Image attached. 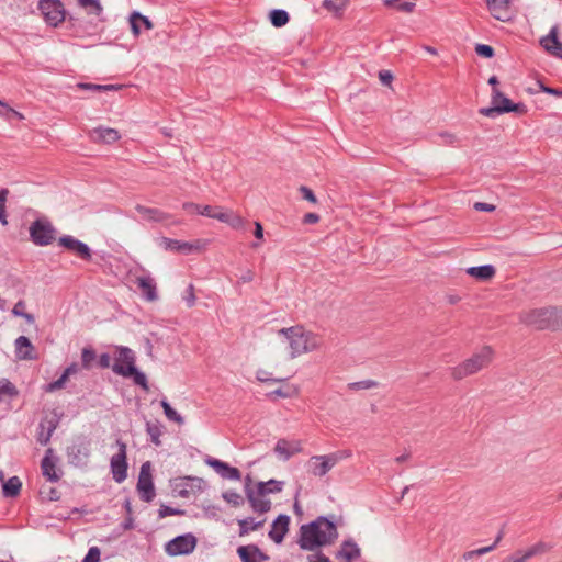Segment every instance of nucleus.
Listing matches in <instances>:
<instances>
[{"label": "nucleus", "mask_w": 562, "mask_h": 562, "mask_svg": "<svg viewBox=\"0 0 562 562\" xmlns=\"http://www.w3.org/2000/svg\"><path fill=\"white\" fill-rule=\"evenodd\" d=\"M300 531V546L305 550H314L318 547L329 544L338 536L336 526L323 517L308 525H303Z\"/></svg>", "instance_id": "f03ea898"}, {"label": "nucleus", "mask_w": 562, "mask_h": 562, "mask_svg": "<svg viewBox=\"0 0 562 562\" xmlns=\"http://www.w3.org/2000/svg\"><path fill=\"white\" fill-rule=\"evenodd\" d=\"M30 235L34 244L46 246L55 239V228L49 222L37 220L31 225Z\"/></svg>", "instance_id": "1a4fd4ad"}, {"label": "nucleus", "mask_w": 562, "mask_h": 562, "mask_svg": "<svg viewBox=\"0 0 562 562\" xmlns=\"http://www.w3.org/2000/svg\"><path fill=\"white\" fill-rule=\"evenodd\" d=\"M198 540L192 533L178 536L165 544V552L168 555H184L194 551Z\"/></svg>", "instance_id": "6e6552de"}, {"label": "nucleus", "mask_w": 562, "mask_h": 562, "mask_svg": "<svg viewBox=\"0 0 562 562\" xmlns=\"http://www.w3.org/2000/svg\"><path fill=\"white\" fill-rule=\"evenodd\" d=\"M530 560L525 550H518L513 555L508 557L505 562H527Z\"/></svg>", "instance_id": "052dcab7"}, {"label": "nucleus", "mask_w": 562, "mask_h": 562, "mask_svg": "<svg viewBox=\"0 0 562 562\" xmlns=\"http://www.w3.org/2000/svg\"><path fill=\"white\" fill-rule=\"evenodd\" d=\"M77 87L82 90H89L92 92H106V91H117L122 89V86L114 85H93V83H78Z\"/></svg>", "instance_id": "4c0bfd02"}, {"label": "nucleus", "mask_w": 562, "mask_h": 562, "mask_svg": "<svg viewBox=\"0 0 562 562\" xmlns=\"http://www.w3.org/2000/svg\"><path fill=\"white\" fill-rule=\"evenodd\" d=\"M487 7L493 16L497 20H505L508 10L509 0H486Z\"/></svg>", "instance_id": "7c9ffc66"}, {"label": "nucleus", "mask_w": 562, "mask_h": 562, "mask_svg": "<svg viewBox=\"0 0 562 562\" xmlns=\"http://www.w3.org/2000/svg\"><path fill=\"white\" fill-rule=\"evenodd\" d=\"M9 195L8 189L0 190V223L2 225L8 224L7 214H5V202Z\"/></svg>", "instance_id": "8fccbe9b"}, {"label": "nucleus", "mask_w": 562, "mask_h": 562, "mask_svg": "<svg viewBox=\"0 0 562 562\" xmlns=\"http://www.w3.org/2000/svg\"><path fill=\"white\" fill-rule=\"evenodd\" d=\"M241 562H260L262 554L256 546H241L237 549Z\"/></svg>", "instance_id": "c85d7f7f"}, {"label": "nucleus", "mask_w": 562, "mask_h": 562, "mask_svg": "<svg viewBox=\"0 0 562 562\" xmlns=\"http://www.w3.org/2000/svg\"><path fill=\"white\" fill-rule=\"evenodd\" d=\"M182 209L189 214H200L209 217L211 205H202L194 202H184Z\"/></svg>", "instance_id": "e433bc0d"}, {"label": "nucleus", "mask_w": 562, "mask_h": 562, "mask_svg": "<svg viewBox=\"0 0 562 562\" xmlns=\"http://www.w3.org/2000/svg\"><path fill=\"white\" fill-rule=\"evenodd\" d=\"M113 360L114 363L112 364V370L117 375L130 378L134 372L136 357L132 349L123 346H115Z\"/></svg>", "instance_id": "423d86ee"}, {"label": "nucleus", "mask_w": 562, "mask_h": 562, "mask_svg": "<svg viewBox=\"0 0 562 562\" xmlns=\"http://www.w3.org/2000/svg\"><path fill=\"white\" fill-rule=\"evenodd\" d=\"M348 4V0H324L323 8L328 12L340 15Z\"/></svg>", "instance_id": "c9c22d12"}, {"label": "nucleus", "mask_w": 562, "mask_h": 562, "mask_svg": "<svg viewBox=\"0 0 562 562\" xmlns=\"http://www.w3.org/2000/svg\"><path fill=\"white\" fill-rule=\"evenodd\" d=\"M137 491L144 502L148 503L155 497V487L151 477V464L149 461H146L140 467Z\"/></svg>", "instance_id": "9b49d317"}, {"label": "nucleus", "mask_w": 562, "mask_h": 562, "mask_svg": "<svg viewBox=\"0 0 562 562\" xmlns=\"http://www.w3.org/2000/svg\"><path fill=\"white\" fill-rule=\"evenodd\" d=\"M89 137L94 143L112 144L120 139V133L110 127H94L89 132Z\"/></svg>", "instance_id": "6ab92c4d"}, {"label": "nucleus", "mask_w": 562, "mask_h": 562, "mask_svg": "<svg viewBox=\"0 0 562 562\" xmlns=\"http://www.w3.org/2000/svg\"><path fill=\"white\" fill-rule=\"evenodd\" d=\"M385 7H395L398 11L411 13L414 11L416 4L402 0H383Z\"/></svg>", "instance_id": "a18cd8bd"}, {"label": "nucleus", "mask_w": 562, "mask_h": 562, "mask_svg": "<svg viewBox=\"0 0 562 562\" xmlns=\"http://www.w3.org/2000/svg\"><path fill=\"white\" fill-rule=\"evenodd\" d=\"M130 24L134 36H138L140 34L139 24H143L146 30H151L154 26L151 21L147 16L142 15L139 12H133L130 15Z\"/></svg>", "instance_id": "c756f323"}, {"label": "nucleus", "mask_w": 562, "mask_h": 562, "mask_svg": "<svg viewBox=\"0 0 562 562\" xmlns=\"http://www.w3.org/2000/svg\"><path fill=\"white\" fill-rule=\"evenodd\" d=\"M491 105H522L520 102L514 103L503 93H501L496 88H493L492 101Z\"/></svg>", "instance_id": "49530a36"}, {"label": "nucleus", "mask_w": 562, "mask_h": 562, "mask_svg": "<svg viewBox=\"0 0 562 562\" xmlns=\"http://www.w3.org/2000/svg\"><path fill=\"white\" fill-rule=\"evenodd\" d=\"M553 546L550 542L539 540L528 549L525 550L528 558L531 559L533 557L543 555L552 550Z\"/></svg>", "instance_id": "473e14b6"}, {"label": "nucleus", "mask_w": 562, "mask_h": 562, "mask_svg": "<svg viewBox=\"0 0 562 562\" xmlns=\"http://www.w3.org/2000/svg\"><path fill=\"white\" fill-rule=\"evenodd\" d=\"M78 4L85 9L91 8L90 13L95 14L98 16L101 15L103 11V8L100 4L99 0H78Z\"/></svg>", "instance_id": "09e8293b"}, {"label": "nucleus", "mask_w": 562, "mask_h": 562, "mask_svg": "<svg viewBox=\"0 0 562 562\" xmlns=\"http://www.w3.org/2000/svg\"><path fill=\"white\" fill-rule=\"evenodd\" d=\"M269 18L271 24L276 27L284 26L290 20L289 13L281 9H273L270 11Z\"/></svg>", "instance_id": "f704fd0d"}, {"label": "nucleus", "mask_w": 562, "mask_h": 562, "mask_svg": "<svg viewBox=\"0 0 562 562\" xmlns=\"http://www.w3.org/2000/svg\"><path fill=\"white\" fill-rule=\"evenodd\" d=\"M135 210L144 220L151 222L167 223L171 218L169 213L159 209L147 207L138 204L135 206Z\"/></svg>", "instance_id": "5701e85b"}, {"label": "nucleus", "mask_w": 562, "mask_h": 562, "mask_svg": "<svg viewBox=\"0 0 562 562\" xmlns=\"http://www.w3.org/2000/svg\"><path fill=\"white\" fill-rule=\"evenodd\" d=\"M265 519L260 520V521H255L254 518H245V519H239L238 520V525H239V537H245L247 536L250 531H256L258 530L259 528H261L265 524Z\"/></svg>", "instance_id": "2f4dec72"}, {"label": "nucleus", "mask_w": 562, "mask_h": 562, "mask_svg": "<svg viewBox=\"0 0 562 562\" xmlns=\"http://www.w3.org/2000/svg\"><path fill=\"white\" fill-rule=\"evenodd\" d=\"M52 453L53 450L48 449L46 456L42 460L41 468L43 475L49 481L55 482L59 480V474L57 473L56 464L53 461Z\"/></svg>", "instance_id": "a878e982"}, {"label": "nucleus", "mask_w": 562, "mask_h": 562, "mask_svg": "<svg viewBox=\"0 0 562 562\" xmlns=\"http://www.w3.org/2000/svg\"><path fill=\"white\" fill-rule=\"evenodd\" d=\"M299 190H300L303 199H305L306 201H308L313 204L317 203V198L315 196V194L313 193V191L310 188L302 186V187H300Z\"/></svg>", "instance_id": "680f3d73"}, {"label": "nucleus", "mask_w": 562, "mask_h": 562, "mask_svg": "<svg viewBox=\"0 0 562 562\" xmlns=\"http://www.w3.org/2000/svg\"><path fill=\"white\" fill-rule=\"evenodd\" d=\"M183 300L186 301L188 307L194 306V304L196 302V296H195L194 285L193 284H190L187 288V290H186V292L183 294Z\"/></svg>", "instance_id": "6e6d98bb"}, {"label": "nucleus", "mask_w": 562, "mask_h": 562, "mask_svg": "<svg viewBox=\"0 0 562 562\" xmlns=\"http://www.w3.org/2000/svg\"><path fill=\"white\" fill-rule=\"evenodd\" d=\"M562 310L554 307H540L522 312L519 316L521 323L536 329L562 327Z\"/></svg>", "instance_id": "20e7f679"}, {"label": "nucleus", "mask_w": 562, "mask_h": 562, "mask_svg": "<svg viewBox=\"0 0 562 562\" xmlns=\"http://www.w3.org/2000/svg\"><path fill=\"white\" fill-rule=\"evenodd\" d=\"M475 53L479 56H482L485 58H492L494 56V48L486 44H477L475 46Z\"/></svg>", "instance_id": "5fc2aeb1"}, {"label": "nucleus", "mask_w": 562, "mask_h": 562, "mask_svg": "<svg viewBox=\"0 0 562 562\" xmlns=\"http://www.w3.org/2000/svg\"><path fill=\"white\" fill-rule=\"evenodd\" d=\"M284 481L279 480H269L267 482H259L256 485V488L260 491L261 495L269 496L270 494H279L284 488Z\"/></svg>", "instance_id": "cd10ccee"}, {"label": "nucleus", "mask_w": 562, "mask_h": 562, "mask_svg": "<svg viewBox=\"0 0 562 562\" xmlns=\"http://www.w3.org/2000/svg\"><path fill=\"white\" fill-rule=\"evenodd\" d=\"M340 460L337 453L313 456L308 460L310 472L314 476H324L327 474Z\"/></svg>", "instance_id": "f8f14e48"}, {"label": "nucleus", "mask_w": 562, "mask_h": 562, "mask_svg": "<svg viewBox=\"0 0 562 562\" xmlns=\"http://www.w3.org/2000/svg\"><path fill=\"white\" fill-rule=\"evenodd\" d=\"M393 78V74L390 70L379 71V79L383 86H391Z\"/></svg>", "instance_id": "338daca9"}, {"label": "nucleus", "mask_w": 562, "mask_h": 562, "mask_svg": "<svg viewBox=\"0 0 562 562\" xmlns=\"http://www.w3.org/2000/svg\"><path fill=\"white\" fill-rule=\"evenodd\" d=\"M160 404L168 420L178 425L183 424V417L176 409H173L167 401L162 400Z\"/></svg>", "instance_id": "79ce46f5"}, {"label": "nucleus", "mask_w": 562, "mask_h": 562, "mask_svg": "<svg viewBox=\"0 0 562 562\" xmlns=\"http://www.w3.org/2000/svg\"><path fill=\"white\" fill-rule=\"evenodd\" d=\"M41 427L42 431L38 434L37 440L41 445H46L50 439L54 427L49 426L46 432L44 431V425H41Z\"/></svg>", "instance_id": "e2e57ef3"}, {"label": "nucleus", "mask_w": 562, "mask_h": 562, "mask_svg": "<svg viewBox=\"0 0 562 562\" xmlns=\"http://www.w3.org/2000/svg\"><path fill=\"white\" fill-rule=\"evenodd\" d=\"M4 116L10 122L20 121L24 119V116L20 112L15 111L14 108H8L4 113Z\"/></svg>", "instance_id": "69168bd1"}, {"label": "nucleus", "mask_w": 562, "mask_h": 562, "mask_svg": "<svg viewBox=\"0 0 562 562\" xmlns=\"http://www.w3.org/2000/svg\"><path fill=\"white\" fill-rule=\"evenodd\" d=\"M119 451L111 458V472L117 483H122L127 476L126 445L117 440Z\"/></svg>", "instance_id": "ddd939ff"}, {"label": "nucleus", "mask_w": 562, "mask_h": 562, "mask_svg": "<svg viewBox=\"0 0 562 562\" xmlns=\"http://www.w3.org/2000/svg\"><path fill=\"white\" fill-rule=\"evenodd\" d=\"M546 92L548 94H551V95H555V97H562V88H549V87H546L542 82L540 81H537L536 82V87L532 88V87H529L527 88V92L532 94V93H537V92Z\"/></svg>", "instance_id": "c03bdc74"}, {"label": "nucleus", "mask_w": 562, "mask_h": 562, "mask_svg": "<svg viewBox=\"0 0 562 562\" xmlns=\"http://www.w3.org/2000/svg\"><path fill=\"white\" fill-rule=\"evenodd\" d=\"M58 244L66 249L72 251L81 259H90L91 251L90 248L83 244L82 241L76 239L72 236H63L59 238Z\"/></svg>", "instance_id": "f3484780"}, {"label": "nucleus", "mask_w": 562, "mask_h": 562, "mask_svg": "<svg viewBox=\"0 0 562 562\" xmlns=\"http://www.w3.org/2000/svg\"><path fill=\"white\" fill-rule=\"evenodd\" d=\"M501 539H502V535H498V537L496 538L495 542L492 546L480 548V549H477L475 551H471V552L468 553V555L471 557L473 554H479V555L485 554V553L494 550V548L497 546V543L501 541Z\"/></svg>", "instance_id": "0e129e2a"}, {"label": "nucleus", "mask_w": 562, "mask_h": 562, "mask_svg": "<svg viewBox=\"0 0 562 562\" xmlns=\"http://www.w3.org/2000/svg\"><path fill=\"white\" fill-rule=\"evenodd\" d=\"M15 355L20 360H34L37 358L35 348L31 340L25 336H20L15 339Z\"/></svg>", "instance_id": "412c9836"}, {"label": "nucleus", "mask_w": 562, "mask_h": 562, "mask_svg": "<svg viewBox=\"0 0 562 562\" xmlns=\"http://www.w3.org/2000/svg\"><path fill=\"white\" fill-rule=\"evenodd\" d=\"M540 44L552 56L562 58V43L558 38L557 26H553L549 34L541 38Z\"/></svg>", "instance_id": "aec40b11"}, {"label": "nucleus", "mask_w": 562, "mask_h": 562, "mask_svg": "<svg viewBox=\"0 0 562 562\" xmlns=\"http://www.w3.org/2000/svg\"><path fill=\"white\" fill-rule=\"evenodd\" d=\"M467 273L481 281H488L494 278L496 269L492 265H485L480 267H470L467 269Z\"/></svg>", "instance_id": "bb28decb"}, {"label": "nucleus", "mask_w": 562, "mask_h": 562, "mask_svg": "<svg viewBox=\"0 0 562 562\" xmlns=\"http://www.w3.org/2000/svg\"><path fill=\"white\" fill-rule=\"evenodd\" d=\"M38 8L45 21L52 26H57L65 20L64 5L59 0H41Z\"/></svg>", "instance_id": "9d476101"}, {"label": "nucleus", "mask_w": 562, "mask_h": 562, "mask_svg": "<svg viewBox=\"0 0 562 562\" xmlns=\"http://www.w3.org/2000/svg\"><path fill=\"white\" fill-rule=\"evenodd\" d=\"M494 357V350L484 346L476 353L465 359L456 367L450 368V375L454 381L463 380L488 367Z\"/></svg>", "instance_id": "7ed1b4c3"}, {"label": "nucleus", "mask_w": 562, "mask_h": 562, "mask_svg": "<svg viewBox=\"0 0 562 562\" xmlns=\"http://www.w3.org/2000/svg\"><path fill=\"white\" fill-rule=\"evenodd\" d=\"M26 304L24 301L20 300L16 302L12 308V314L16 317H23L27 324H33L35 318L32 314L25 312Z\"/></svg>", "instance_id": "37998d69"}, {"label": "nucleus", "mask_w": 562, "mask_h": 562, "mask_svg": "<svg viewBox=\"0 0 562 562\" xmlns=\"http://www.w3.org/2000/svg\"><path fill=\"white\" fill-rule=\"evenodd\" d=\"M297 394L299 387L293 384H283L271 392V395L284 398L294 397L297 396Z\"/></svg>", "instance_id": "a19ab883"}, {"label": "nucleus", "mask_w": 562, "mask_h": 562, "mask_svg": "<svg viewBox=\"0 0 562 562\" xmlns=\"http://www.w3.org/2000/svg\"><path fill=\"white\" fill-rule=\"evenodd\" d=\"M512 111L519 114L525 113L522 108H481L480 114L490 119H496L497 116Z\"/></svg>", "instance_id": "72a5a7b5"}, {"label": "nucleus", "mask_w": 562, "mask_h": 562, "mask_svg": "<svg viewBox=\"0 0 562 562\" xmlns=\"http://www.w3.org/2000/svg\"><path fill=\"white\" fill-rule=\"evenodd\" d=\"M273 451L278 458L289 460L302 451V443L299 440L280 439L277 441Z\"/></svg>", "instance_id": "2eb2a0df"}, {"label": "nucleus", "mask_w": 562, "mask_h": 562, "mask_svg": "<svg viewBox=\"0 0 562 562\" xmlns=\"http://www.w3.org/2000/svg\"><path fill=\"white\" fill-rule=\"evenodd\" d=\"M223 498H224L227 503L232 504L233 506H239V505H241V503H243V497H241V495H240L239 493H237V492H233V491L225 492V493L223 494Z\"/></svg>", "instance_id": "3c124183"}, {"label": "nucleus", "mask_w": 562, "mask_h": 562, "mask_svg": "<svg viewBox=\"0 0 562 562\" xmlns=\"http://www.w3.org/2000/svg\"><path fill=\"white\" fill-rule=\"evenodd\" d=\"M67 381H68V378L63 373L58 380H56L53 383H49L46 386V392H54V391L63 389Z\"/></svg>", "instance_id": "bf43d9fd"}, {"label": "nucleus", "mask_w": 562, "mask_h": 562, "mask_svg": "<svg viewBox=\"0 0 562 562\" xmlns=\"http://www.w3.org/2000/svg\"><path fill=\"white\" fill-rule=\"evenodd\" d=\"M290 517L286 515H279L278 518L273 521L271 526V530L269 531V537L276 542L281 543L284 539V536L289 531Z\"/></svg>", "instance_id": "4be33fe9"}, {"label": "nucleus", "mask_w": 562, "mask_h": 562, "mask_svg": "<svg viewBox=\"0 0 562 562\" xmlns=\"http://www.w3.org/2000/svg\"><path fill=\"white\" fill-rule=\"evenodd\" d=\"M99 366L104 369L110 368L111 367V356L109 353H102L99 357Z\"/></svg>", "instance_id": "774afa93"}, {"label": "nucleus", "mask_w": 562, "mask_h": 562, "mask_svg": "<svg viewBox=\"0 0 562 562\" xmlns=\"http://www.w3.org/2000/svg\"><path fill=\"white\" fill-rule=\"evenodd\" d=\"M101 551L98 547H91L83 559V562H100Z\"/></svg>", "instance_id": "13d9d810"}, {"label": "nucleus", "mask_w": 562, "mask_h": 562, "mask_svg": "<svg viewBox=\"0 0 562 562\" xmlns=\"http://www.w3.org/2000/svg\"><path fill=\"white\" fill-rule=\"evenodd\" d=\"M209 217L217 220L222 223H226L231 225L233 228H240L245 223L241 216L235 214L232 210L225 209L223 206H211Z\"/></svg>", "instance_id": "4468645a"}, {"label": "nucleus", "mask_w": 562, "mask_h": 562, "mask_svg": "<svg viewBox=\"0 0 562 562\" xmlns=\"http://www.w3.org/2000/svg\"><path fill=\"white\" fill-rule=\"evenodd\" d=\"M205 487L206 482L203 479L196 476L177 477L172 481L173 492L183 498L194 496L203 492Z\"/></svg>", "instance_id": "0eeeda50"}, {"label": "nucleus", "mask_w": 562, "mask_h": 562, "mask_svg": "<svg viewBox=\"0 0 562 562\" xmlns=\"http://www.w3.org/2000/svg\"><path fill=\"white\" fill-rule=\"evenodd\" d=\"M136 283L147 301L154 302L158 299L156 283L151 277H138Z\"/></svg>", "instance_id": "393cba45"}, {"label": "nucleus", "mask_w": 562, "mask_h": 562, "mask_svg": "<svg viewBox=\"0 0 562 562\" xmlns=\"http://www.w3.org/2000/svg\"><path fill=\"white\" fill-rule=\"evenodd\" d=\"M360 557L359 547L351 541H345L336 554L338 562H353Z\"/></svg>", "instance_id": "b1692460"}, {"label": "nucleus", "mask_w": 562, "mask_h": 562, "mask_svg": "<svg viewBox=\"0 0 562 562\" xmlns=\"http://www.w3.org/2000/svg\"><path fill=\"white\" fill-rule=\"evenodd\" d=\"M130 378H133L135 384L142 386L144 390H148L147 378L136 369V366L134 367V372Z\"/></svg>", "instance_id": "603ef678"}, {"label": "nucleus", "mask_w": 562, "mask_h": 562, "mask_svg": "<svg viewBox=\"0 0 562 562\" xmlns=\"http://www.w3.org/2000/svg\"><path fill=\"white\" fill-rule=\"evenodd\" d=\"M16 395V387L8 379H0V401L15 397Z\"/></svg>", "instance_id": "ea45409f"}, {"label": "nucleus", "mask_w": 562, "mask_h": 562, "mask_svg": "<svg viewBox=\"0 0 562 562\" xmlns=\"http://www.w3.org/2000/svg\"><path fill=\"white\" fill-rule=\"evenodd\" d=\"M278 336L288 345L290 359L313 352L322 346L319 336L300 325L282 328Z\"/></svg>", "instance_id": "f257e3e1"}, {"label": "nucleus", "mask_w": 562, "mask_h": 562, "mask_svg": "<svg viewBox=\"0 0 562 562\" xmlns=\"http://www.w3.org/2000/svg\"><path fill=\"white\" fill-rule=\"evenodd\" d=\"M97 356H95V352L92 348L90 347H85L81 351V362H82V368L89 370L93 363V361L95 360Z\"/></svg>", "instance_id": "de8ad7c7"}, {"label": "nucleus", "mask_w": 562, "mask_h": 562, "mask_svg": "<svg viewBox=\"0 0 562 562\" xmlns=\"http://www.w3.org/2000/svg\"><path fill=\"white\" fill-rule=\"evenodd\" d=\"M205 463L214 469L224 479L233 481H239L241 479V473L237 468L231 467L221 460L209 458L205 460Z\"/></svg>", "instance_id": "dca6fc26"}, {"label": "nucleus", "mask_w": 562, "mask_h": 562, "mask_svg": "<svg viewBox=\"0 0 562 562\" xmlns=\"http://www.w3.org/2000/svg\"><path fill=\"white\" fill-rule=\"evenodd\" d=\"M130 378H133L135 384L142 386L144 390H148L147 378L136 369V366L134 367V372Z\"/></svg>", "instance_id": "864d4df0"}, {"label": "nucleus", "mask_w": 562, "mask_h": 562, "mask_svg": "<svg viewBox=\"0 0 562 562\" xmlns=\"http://www.w3.org/2000/svg\"><path fill=\"white\" fill-rule=\"evenodd\" d=\"M184 512L181 509H176L172 507H169L167 505H161L158 512V515L160 518H165L167 516H173V515H182Z\"/></svg>", "instance_id": "4d7b16f0"}, {"label": "nucleus", "mask_w": 562, "mask_h": 562, "mask_svg": "<svg viewBox=\"0 0 562 562\" xmlns=\"http://www.w3.org/2000/svg\"><path fill=\"white\" fill-rule=\"evenodd\" d=\"M156 243L159 248L165 251H172L183 255H189L192 252H200L204 250L207 246V240L205 239H195L193 241H184L179 239H172L168 237H160L156 239Z\"/></svg>", "instance_id": "39448f33"}, {"label": "nucleus", "mask_w": 562, "mask_h": 562, "mask_svg": "<svg viewBox=\"0 0 562 562\" xmlns=\"http://www.w3.org/2000/svg\"><path fill=\"white\" fill-rule=\"evenodd\" d=\"M22 483L18 476L10 477L4 484H3V493L5 496H16L20 493Z\"/></svg>", "instance_id": "58836bf2"}, {"label": "nucleus", "mask_w": 562, "mask_h": 562, "mask_svg": "<svg viewBox=\"0 0 562 562\" xmlns=\"http://www.w3.org/2000/svg\"><path fill=\"white\" fill-rule=\"evenodd\" d=\"M248 502L254 509V512L259 514H265L271 509V501L269 497L261 495L260 491L257 488L255 490H247L246 491Z\"/></svg>", "instance_id": "a211bd4d"}]
</instances>
